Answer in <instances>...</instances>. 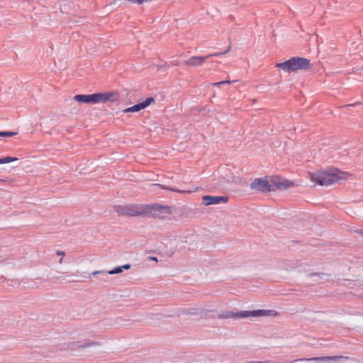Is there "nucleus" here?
<instances>
[{
	"mask_svg": "<svg viewBox=\"0 0 363 363\" xmlns=\"http://www.w3.org/2000/svg\"><path fill=\"white\" fill-rule=\"evenodd\" d=\"M294 186L293 182L279 178H257L250 184V189L261 192L274 191Z\"/></svg>",
	"mask_w": 363,
	"mask_h": 363,
	"instance_id": "1",
	"label": "nucleus"
},
{
	"mask_svg": "<svg viewBox=\"0 0 363 363\" xmlns=\"http://www.w3.org/2000/svg\"><path fill=\"white\" fill-rule=\"evenodd\" d=\"M347 172H340L337 169H331L325 172L309 173L311 181L314 184L320 186H330L340 180L346 179Z\"/></svg>",
	"mask_w": 363,
	"mask_h": 363,
	"instance_id": "2",
	"label": "nucleus"
},
{
	"mask_svg": "<svg viewBox=\"0 0 363 363\" xmlns=\"http://www.w3.org/2000/svg\"><path fill=\"white\" fill-rule=\"evenodd\" d=\"M119 95L116 91L100 92L92 94H77L74 99L79 103L100 104L107 101L115 102L118 100Z\"/></svg>",
	"mask_w": 363,
	"mask_h": 363,
	"instance_id": "3",
	"label": "nucleus"
},
{
	"mask_svg": "<svg viewBox=\"0 0 363 363\" xmlns=\"http://www.w3.org/2000/svg\"><path fill=\"white\" fill-rule=\"evenodd\" d=\"M278 315V312L274 310H263L258 309L255 311H242L240 312L234 313L232 311H225L218 314L219 319H228V318H255L263 316L275 317Z\"/></svg>",
	"mask_w": 363,
	"mask_h": 363,
	"instance_id": "4",
	"label": "nucleus"
},
{
	"mask_svg": "<svg viewBox=\"0 0 363 363\" xmlns=\"http://www.w3.org/2000/svg\"><path fill=\"white\" fill-rule=\"evenodd\" d=\"M276 66L282 69L285 72H291L300 69H309L311 67V62L306 58L296 57H291L284 62L278 63Z\"/></svg>",
	"mask_w": 363,
	"mask_h": 363,
	"instance_id": "5",
	"label": "nucleus"
},
{
	"mask_svg": "<svg viewBox=\"0 0 363 363\" xmlns=\"http://www.w3.org/2000/svg\"><path fill=\"white\" fill-rule=\"evenodd\" d=\"M347 357L345 356H325V357H311V358H302L297 359V361H306V362H337L340 359H347ZM294 362H296L295 360Z\"/></svg>",
	"mask_w": 363,
	"mask_h": 363,
	"instance_id": "6",
	"label": "nucleus"
},
{
	"mask_svg": "<svg viewBox=\"0 0 363 363\" xmlns=\"http://www.w3.org/2000/svg\"><path fill=\"white\" fill-rule=\"evenodd\" d=\"M228 201V196H204L202 198V203L205 206L216 205L220 203H227Z\"/></svg>",
	"mask_w": 363,
	"mask_h": 363,
	"instance_id": "7",
	"label": "nucleus"
},
{
	"mask_svg": "<svg viewBox=\"0 0 363 363\" xmlns=\"http://www.w3.org/2000/svg\"><path fill=\"white\" fill-rule=\"evenodd\" d=\"M152 213L154 216L164 219L170 215V209L167 206L155 205L152 207Z\"/></svg>",
	"mask_w": 363,
	"mask_h": 363,
	"instance_id": "8",
	"label": "nucleus"
},
{
	"mask_svg": "<svg viewBox=\"0 0 363 363\" xmlns=\"http://www.w3.org/2000/svg\"><path fill=\"white\" fill-rule=\"evenodd\" d=\"M154 99L152 97L147 98L144 101L135 104L133 106L128 107L123 110L124 113H130V112H138L150 105L152 102H154Z\"/></svg>",
	"mask_w": 363,
	"mask_h": 363,
	"instance_id": "9",
	"label": "nucleus"
},
{
	"mask_svg": "<svg viewBox=\"0 0 363 363\" xmlns=\"http://www.w3.org/2000/svg\"><path fill=\"white\" fill-rule=\"evenodd\" d=\"M222 172L221 178L216 184L217 187H223L226 184H230L234 182V177L225 168L220 169Z\"/></svg>",
	"mask_w": 363,
	"mask_h": 363,
	"instance_id": "10",
	"label": "nucleus"
},
{
	"mask_svg": "<svg viewBox=\"0 0 363 363\" xmlns=\"http://www.w3.org/2000/svg\"><path fill=\"white\" fill-rule=\"evenodd\" d=\"M208 59L206 56H193L184 62V65L189 67H197L202 65Z\"/></svg>",
	"mask_w": 363,
	"mask_h": 363,
	"instance_id": "11",
	"label": "nucleus"
},
{
	"mask_svg": "<svg viewBox=\"0 0 363 363\" xmlns=\"http://www.w3.org/2000/svg\"><path fill=\"white\" fill-rule=\"evenodd\" d=\"M99 345V342H87L84 344H80L79 342H69L67 344V347L68 349H76V348H85L91 346H96Z\"/></svg>",
	"mask_w": 363,
	"mask_h": 363,
	"instance_id": "12",
	"label": "nucleus"
},
{
	"mask_svg": "<svg viewBox=\"0 0 363 363\" xmlns=\"http://www.w3.org/2000/svg\"><path fill=\"white\" fill-rule=\"evenodd\" d=\"M116 208H117L116 211L119 213L126 214V215H128V216H135L139 214V212L138 211H136L135 209H133L131 208H129V207L125 208H123L121 206H118Z\"/></svg>",
	"mask_w": 363,
	"mask_h": 363,
	"instance_id": "13",
	"label": "nucleus"
},
{
	"mask_svg": "<svg viewBox=\"0 0 363 363\" xmlns=\"http://www.w3.org/2000/svg\"><path fill=\"white\" fill-rule=\"evenodd\" d=\"M154 185L160 186H161L164 189H168L169 191H177V192H179V193H191V192L194 191L192 190H179V189H173V188H169V187H166V186H164L163 185H161V184H155Z\"/></svg>",
	"mask_w": 363,
	"mask_h": 363,
	"instance_id": "14",
	"label": "nucleus"
},
{
	"mask_svg": "<svg viewBox=\"0 0 363 363\" xmlns=\"http://www.w3.org/2000/svg\"><path fill=\"white\" fill-rule=\"evenodd\" d=\"M17 160H18L17 157H6L4 158H0V164L9 163V162L17 161Z\"/></svg>",
	"mask_w": 363,
	"mask_h": 363,
	"instance_id": "15",
	"label": "nucleus"
},
{
	"mask_svg": "<svg viewBox=\"0 0 363 363\" xmlns=\"http://www.w3.org/2000/svg\"><path fill=\"white\" fill-rule=\"evenodd\" d=\"M230 50V46H229L228 48V49L226 50H225L224 52L212 53V54L206 55V57H208V59L211 57H217V56L223 55H225V53L228 52Z\"/></svg>",
	"mask_w": 363,
	"mask_h": 363,
	"instance_id": "16",
	"label": "nucleus"
},
{
	"mask_svg": "<svg viewBox=\"0 0 363 363\" xmlns=\"http://www.w3.org/2000/svg\"><path fill=\"white\" fill-rule=\"evenodd\" d=\"M17 134L16 132H12V131H2L0 132V136L1 137H11L14 136Z\"/></svg>",
	"mask_w": 363,
	"mask_h": 363,
	"instance_id": "17",
	"label": "nucleus"
},
{
	"mask_svg": "<svg viewBox=\"0 0 363 363\" xmlns=\"http://www.w3.org/2000/svg\"><path fill=\"white\" fill-rule=\"evenodd\" d=\"M122 272H123V270H122L121 266H119V267H115L112 270H110V271L107 272V274H116L121 273Z\"/></svg>",
	"mask_w": 363,
	"mask_h": 363,
	"instance_id": "18",
	"label": "nucleus"
},
{
	"mask_svg": "<svg viewBox=\"0 0 363 363\" xmlns=\"http://www.w3.org/2000/svg\"><path fill=\"white\" fill-rule=\"evenodd\" d=\"M107 274V272H105V271H94L92 273V275H96V274Z\"/></svg>",
	"mask_w": 363,
	"mask_h": 363,
	"instance_id": "19",
	"label": "nucleus"
},
{
	"mask_svg": "<svg viewBox=\"0 0 363 363\" xmlns=\"http://www.w3.org/2000/svg\"><path fill=\"white\" fill-rule=\"evenodd\" d=\"M224 84V82L223 81H220V82H215V83H213L212 85L213 86H218L219 87L220 85H223Z\"/></svg>",
	"mask_w": 363,
	"mask_h": 363,
	"instance_id": "20",
	"label": "nucleus"
},
{
	"mask_svg": "<svg viewBox=\"0 0 363 363\" xmlns=\"http://www.w3.org/2000/svg\"><path fill=\"white\" fill-rule=\"evenodd\" d=\"M131 267V265L129 264H126L121 266L122 270L123 269H129Z\"/></svg>",
	"mask_w": 363,
	"mask_h": 363,
	"instance_id": "21",
	"label": "nucleus"
},
{
	"mask_svg": "<svg viewBox=\"0 0 363 363\" xmlns=\"http://www.w3.org/2000/svg\"><path fill=\"white\" fill-rule=\"evenodd\" d=\"M56 255H59V256H62V257H63V256H65V252H63V251L57 250V251L56 252Z\"/></svg>",
	"mask_w": 363,
	"mask_h": 363,
	"instance_id": "22",
	"label": "nucleus"
},
{
	"mask_svg": "<svg viewBox=\"0 0 363 363\" xmlns=\"http://www.w3.org/2000/svg\"><path fill=\"white\" fill-rule=\"evenodd\" d=\"M190 315H197L198 312L196 310H190L188 313Z\"/></svg>",
	"mask_w": 363,
	"mask_h": 363,
	"instance_id": "23",
	"label": "nucleus"
},
{
	"mask_svg": "<svg viewBox=\"0 0 363 363\" xmlns=\"http://www.w3.org/2000/svg\"><path fill=\"white\" fill-rule=\"evenodd\" d=\"M147 259H150V260L156 262L158 261L157 258L156 257H149Z\"/></svg>",
	"mask_w": 363,
	"mask_h": 363,
	"instance_id": "24",
	"label": "nucleus"
},
{
	"mask_svg": "<svg viewBox=\"0 0 363 363\" xmlns=\"http://www.w3.org/2000/svg\"><path fill=\"white\" fill-rule=\"evenodd\" d=\"M223 82H224V84H230L233 82V81H230V80H224Z\"/></svg>",
	"mask_w": 363,
	"mask_h": 363,
	"instance_id": "25",
	"label": "nucleus"
},
{
	"mask_svg": "<svg viewBox=\"0 0 363 363\" xmlns=\"http://www.w3.org/2000/svg\"><path fill=\"white\" fill-rule=\"evenodd\" d=\"M5 260L1 256L0 257V262H3Z\"/></svg>",
	"mask_w": 363,
	"mask_h": 363,
	"instance_id": "26",
	"label": "nucleus"
},
{
	"mask_svg": "<svg viewBox=\"0 0 363 363\" xmlns=\"http://www.w3.org/2000/svg\"><path fill=\"white\" fill-rule=\"evenodd\" d=\"M0 182L1 183H6V180L0 179Z\"/></svg>",
	"mask_w": 363,
	"mask_h": 363,
	"instance_id": "27",
	"label": "nucleus"
},
{
	"mask_svg": "<svg viewBox=\"0 0 363 363\" xmlns=\"http://www.w3.org/2000/svg\"><path fill=\"white\" fill-rule=\"evenodd\" d=\"M357 104H348L347 105V106H356Z\"/></svg>",
	"mask_w": 363,
	"mask_h": 363,
	"instance_id": "28",
	"label": "nucleus"
},
{
	"mask_svg": "<svg viewBox=\"0 0 363 363\" xmlns=\"http://www.w3.org/2000/svg\"><path fill=\"white\" fill-rule=\"evenodd\" d=\"M62 261H63V258L62 257V258L59 260V263H60V264H62Z\"/></svg>",
	"mask_w": 363,
	"mask_h": 363,
	"instance_id": "29",
	"label": "nucleus"
}]
</instances>
